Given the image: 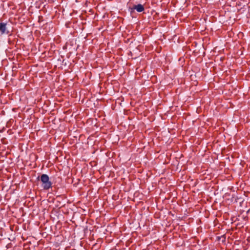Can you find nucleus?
I'll list each match as a JSON object with an SVG mask.
<instances>
[{"instance_id":"f257e3e1","label":"nucleus","mask_w":250,"mask_h":250,"mask_svg":"<svg viewBox=\"0 0 250 250\" xmlns=\"http://www.w3.org/2000/svg\"><path fill=\"white\" fill-rule=\"evenodd\" d=\"M40 180L42 182V186L44 189L47 190L52 187V183L49 181V176L45 174L41 176Z\"/></svg>"},{"instance_id":"f03ea898","label":"nucleus","mask_w":250,"mask_h":250,"mask_svg":"<svg viewBox=\"0 0 250 250\" xmlns=\"http://www.w3.org/2000/svg\"><path fill=\"white\" fill-rule=\"evenodd\" d=\"M0 32L1 34H8V31H7L6 23H0Z\"/></svg>"},{"instance_id":"7ed1b4c3","label":"nucleus","mask_w":250,"mask_h":250,"mask_svg":"<svg viewBox=\"0 0 250 250\" xmlns=\"http://www.w3.org/2000/svg\"><path fill=\"white\" fill-rule=\"evenodd\" d=\"M134 9H135L138 12H141L144 10V7L141 4L134 5Z\"/></svg>"}]
</instances>
